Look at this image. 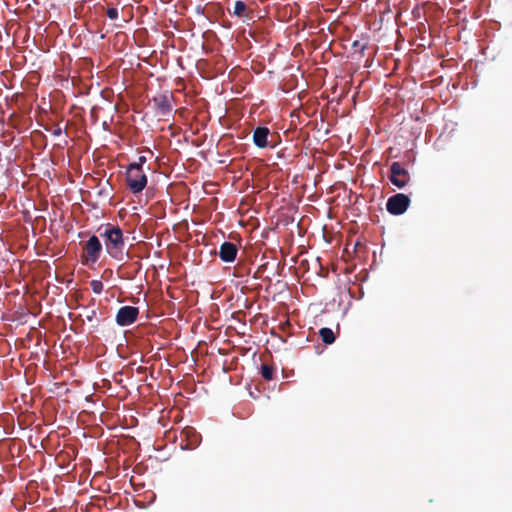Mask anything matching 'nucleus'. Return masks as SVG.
I'll return each instance as SVG.
<instances>
[{
  "label": "nucleus",
  "mask_w": 512,
  "mask_h": 512,
  "mask_svg": "<svg viewBox=\"0 0 512 512\" xmlns=\"http://www.w3.org/2000/svg\"><path fill=\"white\" fill-rule=\"evenodd\" d=\"M100 236L104 238L107 253L112 258L120 260L125 246L122 229L117 225L107 224Z\"/></svg>",
  "instance_id": "1"
},
{
  "label": "nucleus",
  "mask_w": 512,
  "mask_h": 512,
  "mask_svg": "<svg viewBox=\"0 0 512 512\" xmlns=\"http://www.w3.org/2000/svg\"><path fill=\"white\" fill-rule=\"evenodd\" d=\"M126 183L133 194L143 191L147 185V176L143 168L137 165H128L126 170Z\"/></svg>",
  "instance_id": "2"
},
{
  "label": "nucleus",
  "mask_w": 512,
  "mask_h": 512,
  "mask_svg": "<svg viewBox=\"0 0 512 512\" xmlns=\"http://www.w3.org/2000/svg\"><path fill=\"white\" fill-rule=\"evenodd\" d=\"M102 252V244L97 236L92 235L83 246L82 263H96Z\"/></svg>",
  "instance_id": "3"
},
{
  "label": "nucleus",
  "mask_w": 512,
  "mask_h": 512,
  "mask_svg": "<svg viewBox=\"0 0 512 512\" xmlns=\"http://www.w3.org/2000/svg\"><path fill=\"white\" fill-rule=\"evenodd\" d=\"M410 202L409 196L397 193L387 200L386 209L392 215H401L408 209Z\"/></svg>",
  "instance_id": "4"
},
{
  "label": "nucleus",
  "mask_w": 512,
  "mask_h": 512,
  "mask_svg": "<svg viewBox=\"0 0 512 512\" xmlns=\"http://www.w3.org/2000/svg\"><path fill=\"white\" fill-rule=\"evenodd\" d=\"M390 181L397 188H403L410 181L409 172L399 163L393 162L390 166Z\"/></svg>",
  "instance_id": "5"
},
{
  "label": "nucleus",
  "mask_w": 512,
  "mask_h": 512,
  "mask_svg": "<svg viewBox=\"0 0 512 512\" xmlns=\"http://www.w3.org/2000/svg\"><path fill=\"white\" fill-rule=\"evenodd\" d=\"M139 309L133 306H123L116 314V323L119 326H129L133 324L138 317Z\"/></svg>",
  "instance_id": "6"
},
{
  "label": "nucleus",
  "mask_w": 512,
  "mask_h": 512,
  "mask_svg": "<svg viewBox=\"0 0 512 512\" xmlns=\"http://www.w3.org/2000/svg\"><path fill=\"white\" fill-rule=\"evenodd\" d=\"M173 100V95L170 92H165L156 95L152 99L153 106L158 114L165 116L168 115L172 111L171 101Z\"/></svg>",
  "instance_id": "7"
},
{
  "label": "nucleus",
  "mask_w": 512,
  "mask_h": 512,
  "mask_svg": "<svg viewBox=\"0 0 512 512\" xmlns=\"http://www.w3.org/2000/svg\"><path fill=\"white\" fill-rule=\"evenodd\" d=\"M237 254L238 247L236 244L226 241L220 245L218 255L223 262H233L236 259Z\"/></svg>",
  "instance_id": "8"
},
{
  "label": "nucleus",
  "mask_w": 512,
  "mask_h": 512,
  "mask_svg": "<svg viewBox=\"0 0 512 512\" xmlns=\"http://www.w3.org/2000/svg\"><path fill=\"white\" fill-rule=\"evenodd\" d=\"M269 129L267 127H257L253 132V142L259 148L268 146Z\"/></svg>",
  "instance_id": "9"
},
{
  "label": "nucleus",
  "mask_w": 512,
  "mask_h": 512,
  "mask_svg": "<svg viewBox=\"0 0 512 512\" xmlns=\"http://www.w3.org/2000/svg\"><path fill=\"white\" fill-rule=\"evenodd\" d=\"M182 434L185 435L187 440L185 448L194 449L199 445L201 436L194 428L185 427L182 431Z\"/></svg>",
  "instance_id": "10"
},
{
  "label": "nucleus",
  "mask_w": 512,
  "mask_h": 512,
  "mask_svg": "<svg viewBox=\"0 0 512 512\" xmlns=\"http://www.w3.org/2000/svg\"><path fill=\"white\" fill-rule=\"evenodd\" d=\"M319 335L325 344L330 345V344L334 343V341H335L334 332L330 328H327V327L321 328L319 331Z\"/></svg>",
  "instance_id": "11"
},
{
  "label": "nucleus",
  "mask_w": 512,
  "mask_h": 512,
  "mask_svg": "<svg viewBox=\"0 0 512 512\" xmlns=\"http://www.w3.org/2000/svg\"><path fill=\"white\" fill-rule=\"evenodd\" d=\"M247 10V6L243 1H236L234 3V10L233 14L237 17H243L245 15V12Z\"/></svg>",
  "instance_id": "12"
},
{
  "label": "nucleus",
  "mask_w": 512,
  "mask_h": 512,
  "mask_svg": "<svg viewBox=\"0 0 512 512\" xmlns=\"http://www.w3.org/2000/svg\"><path fill=\"white\" fill-rule=\"evenodd\" d=\"M261 376L265 380H268V381L272 380L273 376H274V368L271 365L263 364L261 366Z\"/></svg>",
  "instance_id": "13"
},
{
  "label": "nucleus",
  "mask_w": 512,
  "mask_h": 512,
  "mask_svg": "<svg viewBox=\"0 0 512 512\" xmlns=\"http://www.w3.org/2000/svg\"><path fill=\"white\" fill-rule=\"evenodd\" d=\"M106 14V16L111 20H116L119 17V11L116 7H108L105 9L103 6L100 7Z\"/></svg>",
  "instance_id": "14"
},
{
  "label": "nucleus",
  "mask_w": 512,
  "mask_h": 512,
  "mask_svg": "<svg viewBox=\"0 0 512 512\" xmlns=\"http://www.w3.org/2000/svg\"><path fill=\"white\" fill-rule=\"evenodd\" d=\"M90 287L95 294H100L103 291V283L100 280H92Z\"/></svg>",
  "instance_id": "15"
},
{
  "label": "nucleus",
  "mask_w": 512,
  "mask_h": 512,
  "mask_svg": "<svg viewBox=\"0 0 512 512\" xmlns=\"http://www.w3.org/2000/svg\"><path fill=\"white\" fill-rule=\"evenodd\" d=\"M146 161L147 159L145 156H140L136 162H133L130 165H137L138 167L142 168Z\"/></svg>",
  "instance_id": "16"
},
{
  "label": "nucleus",
  "mask_w": 512,
  "mask_h": 512,
  "mask_svg": "<svg viewBox=\"0 0 512 512\" xmlns=\"http://www.w3.org/2000/svg\"><path fill=\"white\" fill-rule=\"evenodd\" d=\"M52 134H53L54 136H56V137H57V136H60V135L62 134V128H61L59 125H57V126L53 129Z\"/></svg>",
  "instance_id": "17"
},
{
  "label": "nucleus",
  "mask_w": 512,
  "mask_h": 512,
  "mask_svg": "<svg viewBox=\"0 0 512 512\" xmlns=\"http://www.w3.org/2000/svg\"><path fill=\"white\" fill-rule=\"evenodd\" d=\"M95 316H96V311H94V310H93V311L91 312V315H88V316H87V319H88L89 321H92V319H93Z\"/></svg>",
  "instance_id": "18"
},
{
  "label": "nucleus",
  "mask_w": 512,
  "mask_h": 512,
  "mask_svg": "<svg viewBox=\"0 0 512 512\" xmlns=\"http://www.w3.org/2000/svg\"><path fill=\"white\" fill-rule=\"evenodd\" d=\"M357 45H358V41H355V42L353 43V46H354V47H356Z\"/></svg>",
  "instance_id": "19"
}]
</instances>
